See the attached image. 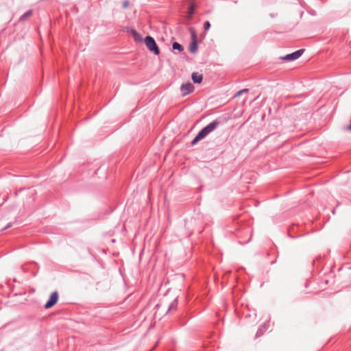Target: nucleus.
Masks as SVG:
<instances>
[{
    "label": "nucleus",
    "mask_w": 351,
    "mask_h": 351,
    "mask_svg": "<svg viewBox=\"0 0 351 351\" xmlns=\"http://www.w3.org/2000/svg\"><path fill=\"white\" fill-rule=\"evenodd\" d=\"M33 14L32 10H29L27 12H25L23 15H21L19 18L20 22H23L27 20L29 17H30Z\"/></svg>",
    "instance_id": "8"
},
{
    "label": "nucleus",
    "mask_w": 351,
    "mask_h": 351,
    "mask_svg": "<svg viewBox=\"0 0 351 351\" xmlns=\"http://www.w3.org/2000/svg\"><path fill=\"white\" fill-rule=\"evenodd\" d=\"M133 36H134L135 40H136V41L141 42L143 40L141 36L136 31H134Z\"/></svg>",
    "instance_id": "12"
},
{
    "label": "nucleus",
    "mask_w": 351,
    "mask_h": 351,
    "mask_svg": "<svg viewBox=\"0 0 351 351\" xmlns=\"http://www.w3.org/2000/svg\"><path fill=\"white\" fill-rule=\"evenodd\" d=\"M145 43L148 49L154 55H158L160 53V49L153 37L147 36L145 38Z\"/></svg>",
    "instance_id": "2"
},
{
    "label": "nucleus",
    "mask_w": 351,
    "mask_h": 351,
    "mask_svg": "<svg viewBox=\"0 0 351 351\" xmlns=\"http://www.w3.org/2000/svg\"><path fill=\"white\" fill-rule=\"evenodd\" d=\"M210 23L209 21H206L204 22V29L207 31L210 29Z\"/></svg>",
    "instance_id": "13"
},
{
    "label": "nucleus",
    "mask_w": 351,
    "mask_h": 351,
    "mask_svg": "<svg viewBox=\"0 0 351 351\" xmlns=\"http://www.w3.org/2000/svg\"><path fill=\"white\" fill-rule=\"evenodd\" d=\"M247 92H248L247 88H244V89L240 90L237 93L235 97H238V96L241 95V94H243V93H247Z\"/></svg>",
    "instance_id": "14"
},
{
    "label": "nucleus",
    "mask_w": 351,
    "mask_h": 351,
    "mask_svg": "<svg viewBox=\"0 0 351 351\" xmlns=\"http://www.w3.org/2000/svg\"><path fill=\"white\" fill-rule=\"evenodd\" d=\"M58 300V292L57 291H53L47 300V302L45 304V308L46 309L50 308L53 306Z\"/></svg>",
    "instance_id": "5"
},
{
    "label": "nucleus",
    "mask_w": 351,
    "mask_h": 351,
    "mask_svg": "<svg viewBox=\"0 0 351 351\" xmlns=\"http://www.w3.org/2000/svg\"><path fill=\"white\" fill-rule=\"evenodd\" d=\"M178 306V301L177 300H174L169 306L168 311H171L176 310Z\"/></svg>",
    "instance_id": "10"
},
{
    "label": "nucleus",
    "mask_w": 351,
    "mask_h": 351,
    "mask_svg": "<svg viewBox=\"0 0 351 351\" xmlns=\"http://www.w3.org/2000/svg\"><path fill=\"white\" fill-rule=\"evenodd\" d=\"M201 141L200 139H199V138L195 136V137L193 138V140L191 141V145L192 146L195 145L198 141Z\"/></svg>",
    "instance_id": "15"
},
{
    "label": "nucleus",
    "mask_w": 351,
    "mask_h": 351,
    "mask_svg": "<svg viewBox=\"0 0 351 351\" xmlns=\"http://www.w3.org/2000/svg\"><path fill=\"white\" fill-rule=\"evenodd\" d=\"M304 49H298L293 53L287 54L283 57H280V59L286 61H293L299 58L304 52Z\"/></svg>",
    "instance_id": "3"
},
{
    "label": "nucleus",
    "mask_w": 351,
    "mask_h": 351,
    "mask_svg": "<svg viewBox=\"0 0 351 351\" xmlns=\"http://www.w3.org/2000/svg\"><path fill=\"white\" fill-rule=\"evenodd\" d=\"M195 5L194 4H191L188 9V14L189 16H192L195 12Z\"/></svg>",
    "instance_id": "11"
},
{
    "label": "nucleus",
    "mask_w": 351,
    "mask_h": 351,
    "mask_svg": "<svg viewBox=\"0 0 351 351\" xmlns=\"http://www.w3.org/2000/svg\"><path fill=\"white\" fill-rule=\"evenodd\" d=\"M193 90H194V86L189 82L183 84L180 87V91L183 96H186V95L191 93Z\"/></svg>",
    "instance_id": "6"
},
{
    "label": "nucleus",
    "mask_w": 351,
    "mask_h": 351,
    "mask_svg": "<svg viewBox=\"0 0 351 351\" xmlns=\"http://www.w3.org/2000/svg\"><path fill=\"white\" fill-rule=\"evenodd\" d=\"M12 223H8L5 228L4 230H6L12 226Z\"/></svg>",
    "instance_id": "18"
},
{
    "label": "nucleus",
    "mask_w": 351,
    "mask_h": 351,
    "mask_svg": "<svg viewBox=\"0 0 351 351\" xmlns=\"http://www.w3.org/2000/svg\"><path fill=\"white\" fill-rule=\"evenodd\" d=\"M191 36V43L190 45L189 51L192 53H196L197 51V35L195 29L193 28H190L189 29Z\"/></svg>",
    "instance_id": "4"
},
{
    "label": "nucleus",
    "mask_w": 351,
    "mask_h": 351,
    "mask_svg": "<svg viewBox=\"0 0 351 351\" xmlns=\"http://www.w3.org/2000/svg\"><path fill=\"white\" fill-rule=\"evenodd\" d=\"M172 48L173 50H178L180 52H181L184 50V47H182V45L177 42L173 43Z\"/></svg>",
    "instance_id": "9"
},
{
    "label": "nucleus",
    "mask_w": 351,
    "mask_h": 351,
    "mask_svg": "<svg viewBox=\"0 0 351 351\" xmlns=\"http://www.w3.org/2000/svg\"><path fill=\"white\" fill-rule=\"evenodd\" d=\"M221 122L217 120H215L208 124L206 126L203 128L196 135L199 139L202 140L208 134L215 130L217 126L220 125Z\"/></svg>",
    "instance_id": "1"
},
{
    "label": "nucleus",
    "mask_w": 351,
    "mask_h": 351,
    "mask_svg": "<svg viewBox=\"0 0 351 351\" xmlns=\"http://www.w3.org/2000/svg\"><path fill=\"white\" fill-rule=\"evenodd\" d=\"M129 4H130L129 1H128V0H125V1L123 2V8H128V5H129Z\"/></svg>",
    "instance_id": "16"
},
{
    "label": "nucleus",
    "mask_w": 351,
    "mask_h": 351,
    "mask_svg": "<svg viewBox=\"0 0 351 351\" xmlns=\"http://www.w3.org/2000/svg\"><path fill=\"white\" fill-rule=\"evenodd\" d=\"M193 82L195 84H200L202 82L203 76L198 73H193L191 75Z\"/></svg>",
    "instance_id": "7"
},
{
    "label": "nucleus",
    "mask_w": 351,
    "mask_h": 351,
    "mask_svg": "<svg viewBox=\"0 0 351 351\" xmlns=\"http://www.w3.org/2000/svg\"><path fill=\"white\" fill-rule=\"evenodd\" d=\"M262 334V332H261V330L259 329L257 332H256V337H259L260 335H261Z\"/></svg>",
    "instance_id": "17"
}]
</instances>
